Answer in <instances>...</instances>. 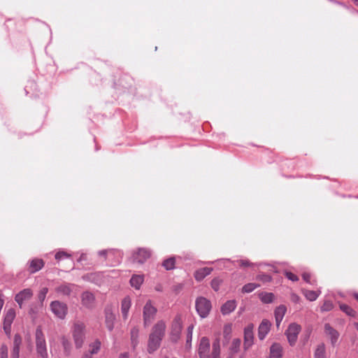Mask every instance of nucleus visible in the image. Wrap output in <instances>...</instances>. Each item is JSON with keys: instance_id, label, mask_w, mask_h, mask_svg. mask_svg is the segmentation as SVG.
Wrapping results in <instances>:
<instances>
[{"instance_id": "1", "label": "nucleus", "mask_w": 358, "mask_h": 358, "mask_svg": "<svg viewBox=\"0 0 358 358\" xmlns=\"http://www.w3.org/2000/svg\"><path fill=\"white\" fill-rule=\"evenodd\" d=\"M166 328V323L163 320L158 321L153 326L148 343L149 353H152L159 348L161 341L165 335Z\"/></svg>"}, {"instance_id": "2", "label": "nucleus", "mask_w": 358, "mask_h": 358, "mask_svg": "<svg viewBox=\"0 0 358 358\" xmlns=\"http://www.w3.org/2000/svg\"><path fill=\"white\" fill-rule=\"evenodd\" d=\"M36 346L38 355L41 358H48L45 339L40 327H38L36 330Z\"/></svg>"}, {"instance_id": "3", "label": "nucleus", "mask_w": 358, "mask_h": 358, "mask_svg": "<svg viewBox=\"0 0 358 358\" xmlns=\"http://www.w3.org/2000/svg\"><path fill=\"white\" fill-rule=\"evenodd\" d=\"M73 338L77 348L83 345L85 339V325L81 322L74 323L72 329Z\"/></svg>"}, {"instance_id": "4", "label": "nucleus", "mask_w": 358, "mask_h": 358, "mask_svg": "<svg viewBox=\"0 0 358 358\" xmlns=\"http://www.w3.org/2000/svg\"><path fill=\"white\" fill-rule=\"evenodd\" d=\"M196 309L201 317H206L211 310L210 301L204 297H199L196 300Z\"/></svg>"}, {"instance_id": "5", "label": "nucleus", "mask_w": 358, "mask_h": 358, "mask_svg": "<svg viewBox=\"0 0 358 358\" xmlns=\"http://www.w3.org/2000/svg\"><path fill=\"white\" fill-rule=\"evenodd\" d=\"M157 313V308L150 300L148 301L143 307V321L145 326L149 325L154 320Z\"/></svg>"}, {"instance_id": "6", "label": "nucleus", "mask_w": 358, "mask_h": 358, "mask_svg": "<svg viewBox=\"0 0 358 358\" xmlns=\"http://www.w3.org/2000/svg\"><path fill=\"white\" fill-rule=\"evenodd\" d=\"M182 328V322L180 315H176L173 319L171 327V340L176 342L180 336Z\"/></svg>"}, {"instance_id": "7", "label": "nucleus", "mask_w": 358, "mask_h": 358, "mask_svg": "<svg viewBox=\"0 0 358 358\" xmlns=\"http://www.w3.org/2000/svg\"><path fill=\"white\" fill-rule=\"evenodd\" d=\"M105 324L107 329L111 331L114 328V324L116 319L115 308L112 305H108L104 310Z\"/></svg>"}, {"instance_id": "8", "label": "nucleus", "mask_w": 358, "mask_h": 358, "mask_svg": "<svg viewBox=\"0 0 358 358\" xmlns=\"http://www.w3.org/2000/svg\"><path fill=\"white\" fill-rule=\"evenodd\" d=\"M301 329V326L296 323L289 324L287 330L286 331V335L291 345H294L296 343Z\"/></svg>"}, {"instance_id": "9", "label": "nucleus", "mask_w": 358, "mask_h": 358, "mask_svg": "<svg viewBox=\"0 0 358 358\" xmlns=\"http://www.w3.org/2000/svg\"><path fill=\"white\" fill-rule=\"evenodd\" d=\"M253 329L254 325L252 324H249L244 329L243 346L245 350L249 349L253 344Z\"/></svg>"}, {"instance_id": "10", "label": "nucleus", "mask_w": 358, "mask_h": 358, "mask_svg": "<svg viewBox=\"0 0 358 358\" xmlns=\"http://www.w3.org/2000/svg\"><path fill=\"white\" fill-rule=\"evenodd\" d=\"M50 308L53 313L59 318L64 319L66 316V307L64 303L58 301H52Z\"/></svg>"}, {"instance_id": "11", "label": "nucleus", "mask_w": 358, "mask_h": 358, "mask_svg": "<svg viewBox=\"0 0 358 358\" xmlns=\"http://www.w3.org/2000/svg\"><path fill=\"white\" fill-rule=\"evenodd\" d=\"M15 317V311L13 308L7 310L3 320V329L5 333L10 336L11 324Z\"/></svg>"}, {"instance_id": "12", "label": "nucleus", "mask_w": 358, "mask_h": 358, "mask_svg": "<svg viewBox=\"0 0 358 358\" xmlns=\"http://www.w3.org/2000/svg\"><path fill=\"white\" fill-rule=\"evenodd\" d=\"M210 351V341L206 337H202L199 345L198 353L200 358H208Z\"/></svg>"}, {"instance_id": "13", "label": "nucleus", "mask_w": 358, "mask_h": 358, "mask_svg": "<svg viewBox=\"0 0 358 358\" xmlns=\"http://www.w3.org/2000/svg\"><path fill=\"white\" fill-rule=\"evenodd\" d=\"M151 257V252L147 248H139L134 254V259L138 263L143 264Z\"/></svg>"}, {"instance_id": "14", "label": "nucleus", "mask_w": 358, "mask_h": 358, "mask_svg": "<svg viewBox=\"0 0 358 358\" xmlns=\"http://www.w3.org/2000/svg\"><path fill=\"white\" fill-rule=\"evenodd\" d=\"M32 295L33 292L31 289H24L15 295V300L21 307L23 302L30 299Z\"/></svg>"}, {"instance_id": "15", "label": "nucleus", "mask_w": 358, "mask_h": 358, "mask_svg": "<svg viewBox=\"0 0 358 358\" xmlns=\"http://www.w3.org/2000/svg\"><path fill=\"white\" fill-rule=\"evenodd\" d=\"M271 323L268 320H263L258 328V338L264 340L270 331Z\"/></svg>"}, {"instance_id": "16", "label": "nucleus", "mask_w": 358, "mask_h": 358, "mask_svg": "<svg viewBox=\"0 0 358 358\" xmlns=\"http://www.w3.org/2000/svg\"><path fill=\"white\" fill-rule=\"evenodd\" d=\"M82 304L86 308H92L94 304L95 297L94 294L89 292H85L81 296Z\"/></svg>"}, {"instance_id": "17", "label": "nucleus", "mask_w": 358, "mask_h": 358, "mask_svg": "<svg viewBox=\"0 0 358 358\" xmlns=\"http://www.w3.org/2000/svg\"><path fill=\"white\" fill-rule=\"evenodd\" d=\"M131 306V301L129 296L124 297L121 302V313L124 320L128 318L129 310Z\"/></svg>"}, {"instance_id": "18", "label": "nucleus", "mask_w": 358, "mask_h": 358, "mask_svg": "<svg viewBox=\"0 0 358 358\" xmlns=\"http://www.w3.org/2000/svg\"><path fill=\"white\" fill-rule=\"evenodd\" d=\"M325 334L330 338L331 343L333 345L337 342L339 336L338 332L334 329L329 324H325L324 325Z\"/></svg>"}, {"instance_id": "19", "label": "nucleus", "mask_w": 358, "mask_h": 358, "mask_svg": "<svg viewBox=\"0 0 358 358\" xmlns=\"http://www.w3.org/2000/svg\"><path fill=\"white\" fill-rule=\"evenodd\" d=\"M282 347L280 343H274L270 348L269 358H282Z\"/></svg>"}, {"instance_id": "20", "label": "nucleus", "mask_w": 358, "mask_h": 358, "mask_svg": "<svg viewBox=\"0 0 358 358\" xmlns=\"http://www.w3.org/2000/svg\"><path fill=\"white\" fill-rule=\"evenodd\" d=\"M44 266V262L41 259H33L29 262V271L31 273L40 271Z\"/></svg>"}, {"instance_id": "21", "label": "nucleus", "mask_w": 358, "mask_h": 358, "mask_svg": "<svg viewBox=\"0 0 358 358\" xmlns=\"http://www.w3.org/2000/svg\"><path fill=\"white\" fill-rule=\"evenodd\" d=\"M236 307L235 300H229L224 303L221 307V312L223 315H228L233 312Z\"/></svg>"}, {"instance_id": "22", "label": "nucleus", "mask_w": 358, "mask_h": 358, "mask_svg": "<svg viewBox=\"0 0 358 358\" xmlns=\"http://www.w3.org/2000/svg\"><path fill=\"white\" fill-rule=\"evenodd\" d=\"M286 311L287 308L283 305H281L275 308L274 315L277 327H278L282 322Z\"/></svg>"}, {"instance_id": "23", "label": "nucleus", "mask_w": 358, "mask_h": 358, "mask_svg": "<svg viewBox=\"0 0 358 358\" xmlns=\"http://www.w3.org/2000/svg\"><path fill=\"white\" fill-rule=\"evenodd\" d=\"M213 271L212 268L204 267L197 270L194 273V278L197 281L202 280L206 276L208 275Z\"/></svg>"}, {"instance_id": "24", "label": "nucleus", "mask_w": 358, "mask_h": 358, "mask_svg": "<svg viewBox=\"0 0 358 358\" xmlns=\"http://www.w3.org/2000/svg\"><path fill=\"white\" fill-rule=\"evenodd\" d=\"M305 297L310 301H315L319 296L320 292H316L313 290L303 289L302 291Z\"/></svg>"}, {"instance_id": "25", "label": "nucleus", "mask_w": 358, "mask_h": 358, "mask_svg": "<svg viewBox=\"0 0 358 358\" xmlns=\"http://www.w3.org/2000/svg\"><path fill=\"white\" fill-rule=\"evenodd\" d=\"M143 282V275H134L130 280L131 285L138 289Z\"/></svg>"}, {"instance_id": "26", "label": "nucleus", "mask_w": 358, "mask_h": 358, "mask_svg": "<svg viewBox=\"0 0 358 358\" xmlns=\"http://www.w3.org/2000/svg\"><path fill=\"white\" fill-rule=\"evenodd\" d=\"M220 354V339H216L213 343V351L211 358H219Z\"/></svg>"}, {"instance_id": "27", "label": "nucleus", "mask_w": 358, "mask_h": 358, "mask_svg": "<svg viewBox=\"0 0 358 358\" xmlns=\"http://www.w3.org/2000/svg\"><path fill=\"white\" fill-rule=\"evenodd\" d=\"M315 358H326V350L324 343L317 345L314 355Z\"/></svg>"}, {"instance_id": "28", "label": "nucleus", "mask_w": 358, "mask_h": 358, "mask_svg": "<svg viewBox=\"0 0 358 358\" xmlns=\"http://www.w3.org/2000/svg\"><path fill=\"white\" fill-rule=\"evenodd\" d=\"M139 330L136 327H133L131 329L130 335L131 343L134 347H135L138 344V337Z\"/></svg>"}, {"instance_id": "29", "label": "nucleus", "mask_w": 358, "mask_h": 358, "mask_svg": "<svg viewBox=\"0 0 358 358\" xmlns=\"http://www.w3.org/2000/svg\"><path fill=\"white\" fill-rule=\"evenodd\" d=\"M259 286H260V285L257 284V283H253V282L248 283L243 287L242 292L243 293H250L253 290H255L256 288L259 287Z\"/></svg>"}, {"instance_id": "30", "label": "nucleus", "mask_w": 358, "mask_h": 358, "mask_svg": "<svg viewBox=\"0 0 358 358\" xmlns=\"http://www.w3.org/2000/svg\"><path fill=\"white\" fill-rule=\"evenodd\" d=\"M259 298L262 302L268 303H271L274 299V295L272 293H261Z\"/></svg>"}, {"instance_id": "31", "label": "nucleus", "mask_w": 358, "mask_h": 358, "mask_svg": "<svg viewBox=\"0 0 358 358\" xmlns=\"http://www.w3.org/2000/svg\"><path fill=\"white\" fill-rule=\"evenodd\" d=\"M340 308L349 316L355 317L356 315L355 310L346 304H340Z\"/></svg>"}, {"instance_id": "32", "label": "nucleus", "mask_w": 358, "mask_h": 358, "mask_svg": "<svg viewBox=\"0 0 358 358\" xmlns=\"http://www.w3.org/2000/svg\"><path fill=\"white\" fill-rule=\"evenodd\" d=\"M241 345V341L239 338H234L230 347V350L232 353H236L238 352Z\"/></svg>"}, {"instance_id": "33", "label": "nucleus", "mask_w": 358, "mask_h": 358, "mask_svg": "<svg viewBox=\"0 0 358 358\" xmlns=\"http://www.w3.org/2000/svg\"><path fill=\"white\" fill-rule=\"evenodd\" d=\"M175 264H176L175 258L170 257V258L164 260L163 262L162 265L166 270H171V269L174 268Z\"/></svg>"}, {"instance_id": "34", "label": "nucleus", "mask_w": 358, "mask_h": 358, "mask_svg": "<svg viewBox=\"0 0 358 358\" xmlns=\"http://www.w3.org/2000/svg\"><path fill=\"white\" fill-rule=\"evenodd\" d=\"M232 332V324L227 323L224 325L223 335L225 338L229 339Z\"/></svg>"}, {"instance_id": "35", "label": "nucleus", "mask_w": 358, "mask_h": 358, "mask_svg": "<svg viewBox=\"0 0 358 358\" xmlns=\"http://www.w3.org/2000/svg\"><path fill=\"white\" fill-rule=\"evenodd\" d=\"M90 354H96L100 350L101 342L99 340H96L90 345Z\"/></svg>"}, {"instance_id": "36", "label": "nucleus", "mask_w": 358, "mask_h": 358, "mask_svg": "<svg viewBox=\"0 0 358 358\" xmlns=\"http://www.w3.org/2000/svg\"><path fill=\"white\" fill-rule=\"evenodd\" d=\"M222 280L219 278H215L211 281V287L215 291H218Z\"/></svg>"}, {"instance_id": "37", "label": "nucleus", "mask_w": 358, "mask_h": 358, "mask_svg": "<svg viewBox=\"0 0 358 358\" xmlns=\"http://www.w3.org/2000/svg\"><path fill=\"white\" fill-rule=\"evenodd\" d=\"M334 308L333 303L330 301H325L323 305L321 306V311H329Z\"/></svg>"}, {"instance_id": "38", "label": "nucleus", "mask_w": 358, "mask_h": 358, "mask_svg": "<svg viewBox=\"0 0 358 358\" xmlns=\"http://www.w3.org/2000/svg\"><path fill=\"white\" fill-rule=\"evenodd\" d=\"M48 292V289L47 287H43L41 289L39 294H38V299L42 302L44 301L46 294Z\"/></svg>"}, {"instance_id": "39", "label": "nucleus", "mask_w": 358, "mask_h": 358, "mask_svg": "<svg viewBox=\"0 0 358 358\" xmlns=\"http://www.w3.org/2000/svg\"><path fill=\"white\" fill-rule=\"evenodd\" d=\"M22 343L21 336L19 334H15L13 341V348H20Z\"/></svg>"}, {"instance_id": "40", "label": "nucleus", "mask_w": 358, "mask_h": 358, "mask_svg": "<svg viewBox=\"0 0 358 358\" xmlns=\"http://www.w3.org/2000/svg\"><path fill=\"white\" fill-rule=\"evenodd\" d=\"M238 263L240 266L244 267V268L248 267V266H252L253 265V264L251 263L248 259H241V260L238 261Z\"/></svg>"}, {"instance_id": "41", "label": "nucleus", "mask_w": 358, "mask_h": 358, "mask_svg": "<svg viewBox=\"0 0 358 358\" xmlns=\"http://www.w3.org/2000/svg\"><path fill=\"white\" fill-rule=\"evenodd\" d=\"M257 280H261L264 282H270L271 280V276L266 274L259 275L257 276Z\"/></svg>"}, {"instance_id": "42", "label": "nucleus", "mask_w": 358, "mask_h": 358, "mask_svg": "<svg viewBox=\"0 0 358 358\" xmlns=\"http://www.w3.org/2000/svg\"><path fill=\"white\" fill-rule=\"evenodd\" d=\"M0 357H8V348L4 344L1 346Z\"/></svg>"}, {"instance_id": "43", "label": "nucleus", "mask_w": 358, "mask_h": 358, "mask_svg": "<svg viewBox=\"0 0 358 358\" xmlns=\"http://www.w3.org/2000/svg\"><path fill=\"white\" fill-rule=\"evenodd\" d=\"M285 276L290 280L293 282H296L299 280V278L297 275L294 274L292 272H285Z\"/></svg>"}, {"instance_id": "44", "label": "nucleus", "mask_w": 358, "mask_h": 358, "mask_svg": "<svg viewBox=\"0 0 358 358\" xmlns=\"http://www.w3.org/2000/svg\"><path fill=\"white\" fill-rule=\"evenodd\" d=\"M193 328H194L193 325H190L187 328V343H189V341H192Z\"/></svg>"}, {"instance_id": "45", "label": "nucleus", "mask_w": 358, "mask_h": 358, "mask_svg": "<svg viewBox=\"0 0 358 358\" xmlns=\"http://www.w3.org/2000/svg\"><path fill=\"white\" fill-rule=\"evenodd\" d=\"M20 348H13L11 358H19Z\"/></svg>"}, {"instance_id": "46", "label": "nucleus", "mask_w": 358, "mask_h": 358, "mask_svg": "<svg viewBox=\"0 0 358 358\" xmlns=\"http://www.w3.org/2000/svg\"><path fill=\"white\" fill-rule=\"evenodd\" d=\"M66 257H67V254L64 252H59L56 253V255H55V259H58V260L64 259Z\"/></svg>"}, {"instance_id": "47", "label": "nucleus", "mask_w": 358, "mask_h": 358, "mask_svg": "<svg viewBox=\"0 0 358 358\" xmlns=\"http://www.w3.org/2000/svg\"><path fill=\"white\" fill-rule=\"evenodd\" d=\"M291 300L294 302V303H299L301 299L299 297V295H297L295 293H292L291 294Z\"/></svg>"}, {"instance_id": "48", "label": "nucleus", "mask_w": 358, "mask_h": 358, "mask_svg": "<svg viewBox=\"0 0 358 358\" xmlns=\"http://www.w3.org/2000/svg\"><path fill=\"white\" fill-rule=\"evenodd\" d=\"M302 278H303V280H305L306 282L311 283V282H310L311 275L310 273H303L302 275Z\"/></svg>"}, {"instance_id": "49", "label": "nucleus", "mask_w": 358, "mask_h": 358, "mask_svg": "<svg viewBox=\"0 0 358 358\" xmlns=\"http://www.w3.org/2000/svg\"><path fill=\"white\" fill-rule=\"evenodd\" d=\"M3 306V300L2 299V294H0V310L2 309Z\"/></svg>"}, {"instance_id": "50", "label": "nucleus", "mask_w": 358, "mask_h": 358, "mask_svg": "<svg viewBox=\"0 0 358 358\" xmlns=\"http://www.w3.org/2000/svg\"><path fill=\"white\" fill-rule=\"evenodd\" d=\"M119 358H129V356L127 353L121 354Z\"/></svg>"}, {"instance_id": "51", "label": "nucleus", "mask_w": 358, "mask_h": 358, "mask_svg": "<svg viewBox=\"0 0 358 358\" xmlns=\"http://www.w3.org/2000/svg\"><path fill=\"white\" fill-rule=\"evenodd\" d=\"M83 358H92V356L91 355L86 354L83 357Z\"/></svg>"}, {"instance_id": "52", "label": "nucleus", "mask_w": 358, "mask_h": 358, "mask_svg": "<svg viewBox=\"0 0 358 358\" xmlns=\"http://www.w3.org/2000/svg\"><path fill=\"white\" fill-rule=\"evenodd\" d=\"M353 296L355 297V299L358 301V293H354L353 294Z\"/></svg>"}, {"instance_id": "53", "label": "nucleus", "mask_w": 358, "mask_h": 358, "mask_svg": "<svg viewBox=\"0 0 358 358\" xmlns=\"http://www.w3.org/2000/svg\"><path fill=\"white\" fill-rule=\"evenodd\" d=\"M358 6V0H352Z\"/></svg>"}, {"instance_id": "54", "label": "nucleus", "mask_w": 358, "mask_h": 358, "mask_svg": "<svg viewBox=\"0 0 358 358\" xmlns=\"http://www.w3.org/2000/svg\"><path fill=\"white\" fill-rule=\"evenodd\" d=\"M355 325L356 329H357V331H358V323H356Z\"/></svg>"}, {"instance_id": "55", "label": "nucleus", "mask_w": 358, "mask_h": 358, "mask_svg": "<svg viewBox=\"0 0 358 358\" xmlns=\"http://www.w3.org/2000/svg\"><path fill=\"white\" fill-rule=\"evenodd\" d=\"M99 254L101 255V254H104V252H99Z\"/></svg>"}, {"instance_id": "56", "label": "nucleus", "mask_w": 358, "mask_h": 358, "mask_svg": "<svg viewBox=\"0 0 358 358\" xmlns=\"http://www.w3.org/2000/svg\"><path fill=\"white\" fill-rule=\"evenodd\" d=\"M0 358H8V357H0Z\"/></svg>"}, {"instance_id": "57", "label": "nucleus", "mask_w": 358, "mask_h": 358, "mask_svg": "<svg viewBox=\"0 0 358 358\" xmlns=\"http://www.w3.org/2000/svg\"><path fill=\"white\" fill-rule=\"evenodd\" d=\"M164 358H169V357H164Z\"/></svg>"}]
</instances>
